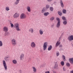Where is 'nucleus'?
<instances>
[{"label": "nucleus", "instance_id": "nucleus-1", "mask_svg": "<svg viewBox=\"0 0 73 73\" xmlns=\"http://www.w3.org/2000/svg\"><path fill=\"white\" fill-rule=\"evenodd\" d=\"M14 26L15 28L16 31H20V29L19 24L17 23H15L14 24Z\"/></svg>", "mask_w": 73, "mask_h": 73}, {"label": "nucleus", "instance_id": "nucleus-2", "mask_svg": "<svg viewBox=\"0 0 73 73\" xmlns=\"http://www.w3.org/2000/svg\"><path fill=\"white\" fill-rule=\"evenodd\" d=\"M56 19L58 21V23L56 25V27L58 28H59L60 27V20L58 18H56Z\"/></svg>", "mask_w": 73, "mask_h": 73}, {"label": "nucleus", "instance_id": "nucleus-3", "mask_svg": "<svg viewBox=\"0 0 73 73\" xmlns=\"http://www.w3.org/2000/svg\"><path fill=\"white\" fill-rule=\"evenodd\" d=\"M43 50H45L47 48V46H48V42H44L43 45Z\"/></svg>", "mask_w": 73, "mask_h": 73}, {"label": "nucleus", "instance_id": "nucleus-4", "mask_svg": "<svg viewBox=\"0 0 73 73\" xmlns=\"http://www.w3.org/2000/svg\"><path fill=\"white\" fill-rule=\"evenodd\" d=\"M3 65L4 66L5 69L7 70V64H6V62L5 60H3Z\"/></svg>", "mask_w": 73, "mask_h": 73}, {"label": "nucleus", "instance_id": "nucleus-5", "mask_svg": "<svg viewBox=\"0 0 73 73\" xmlns=\"http://www.w3.org/2000/svg\"><path fill=\"white\" fill-rule=\"evenodd\" d=\"M20 18L21 19H26V18H27V16L25 14L22 13L20 16Z\"/></svg>", "mask_w": 73, "mask_h": 73}, {"label": "nucleus", "instance_id": "nucleus-6", "mask_svg": "<svg viewBox=\"0 0 73 73\" xmlns=\"http://www.w3.org/2000/svg\"><path fill=\"white\" fill-rule=\"evenodd\" d=\"M11 43L14 46H15L17 44L16 40L15 39H13L11 40Z\"/></svg>", "mask_w": 73, "mask_h": 73}, {"label": "nucleus", "instance_id": "nucleus-7", "mask_svg": "<svg viewBox=\"0 0 73 73\" xmlns=\"http://www.w3.org/2000/svg\"><path fill=\"white\" fill-rule=\"evenodd\" d=\"M31 46L32 48H33L36 47V44L34 42H32L31 43Z\"/></svg>", "mask_w": 73, "mask_h": 73}, {"label": "nucleus", "instance_id": "nucleus-8", "mask_svg": "<svg viewBox=\"0 0 73 73\" xmlns=\"http://www.w3.org/2000/svg\"><path fill=\"white\" fill-rule=\"evenodd\" d=\"M3 31L5 32H7L8 31V28L6 27H5L3 28Z\"/></svg>", "mask_w": 73, "mask_h": 73}, {"label": "nucleus", "instance_id": "nucleus-9", "mask_svg": "<svg viewBox=\"0 0 73 73\" xmlns=\"http://www.w3.org/2000/svg\"><path fill=\"white\" fill-rule=\"evenodd\" d=\"M68 40L69 41H72L73 40V35H71L68 37Z\"/></svg>", "mask_w": 73, "mask_h": 73}, {"label": "nucleus", "instance_id": "nucleus-10", "mask_svg": "<svg viewBox=\"0 0 73 73\" xmlns=\"http://www.w3.org/2000/svg\"><path fill=\"white\" fill-rule=\"evenodd\" d=\"M4 59L5 61L7 62L9 60V57L8 56H6L5 57Z\"/></svg>", "mask_w": 73, "mask_h": 73}, {"label": "nucleus", "instance_id": "nucleus-11", "mask_svg": "<svg viewBox=\"0 0 73 73\" xmlns=\"http://www.w3.org/2000/svg\"><path fill=\"white\" fill-rule=\"evenodd\" d=\"M69 61L71 64H73V58H69Z\"/></svg>", "mask_w": 73, "mask_h": 73}, {"label": "nucleus", "instance_id": "nucleus-12", "mask_svg": "<svg viewBox=\"0 0 73 73\" xmlns=\"http://www.w3.org/2000/svg\"><path fill=\"white\" fill-rule=\"evenodd\" d=\"M29 32L31 33H33V32H34V30L33 28H31L29 30Z\"/></svg>", "mask_w": 73, "mask_h": 73}, {"label": "nucleus", "instance_id": "nucleus-13", "mask_svg": "<svg viewBox=\"0 0 73 73\" xmlns=\"http://www.w3.org/2000/svg\"><path fill=\"white\" fill-rule=\"evenodd\" d=\"M19 16V14L15 13L14 15H13V17L14 18H17Z\"/></svg>", "mask_w": 73, "mask_h": 73}, {"label": "nucleus", "instance_id": "nucleus-14", "mask_svg": "<svg viewBox=\"0 0 73 73\" xmlns=\"http://www.w3.org/2000/svg\"><path fill=\"white\" fill-rule=\"evenodd\" d=\"M24 54H21L20 56V59L21 60H23V58H24Z\"/></svg>", "mask_w": 73, "mask_h": 73}, {"label": "nucleus", "instance_id": "nucleus-15", "mask_svg": "<svg viewBox=\"0 0 73 73\" xmlns=\"http://www.w3.org/2000/svg\"><path fill=\"white\" fill-rule=\"evenodd\" d=\"M27 11H28L29 12H31V8L29 6H28L27 7Z\"/></svg>", "mask_w": 73, "mask_h": 73}, {"label": "nucleus", "instance_id": "nucleus-16", "mask_svg": "<svg viewBox=\"0 0 73 73\" xmlns=\"http://www.w3.org/2000/svg\"><path fill=\"white\" fill-rule=\"evenodd\" d=\"M39 33L40 35H43V33L44 32V31H42V29H40L39 31Z\"/></svg>", "mask_w": 73, "mask_h": 73}, {"label": "nucleus", "instance_id": "nucleus-17", "mask_svg": "<svg viewBox=\"0 0 73 73\" xmlns=\"http://www.w3.org/2000/svg\"><path fill=\"white\" fill-rule=\"evenodd\" d=\"M60 43H61L60 42V41H58L56 43L55 45L56 47H57V46L60 44Z\"/></svg>", "mask_w": 73, "mask_h": 73}, {"label": "nucleus", "instance_id": "nucleus-18", "mask_svg": "<svg viewBox=\"0 0 73 73\" xmlns=\"http://www.w3.org/2000/svg\"><path fill=\"white\" fill-rule=\"evenodd\" d=\"M48 15H49V13L48 12H45L44 13V16H47Z\"/></svg>", "mask_w": 73, "mask_h": 73}, {"label": "nucleus", "instance_id": "nucleus-19", "mask_svg": "<svg viewBox=\"0 0 73 73\" xmlns=\"http://www.w3.org/2000/svg\"><path fill=\"white\" fill-rule=\"evenodd\" d=\"M12 62L14 64H17V60L15 59L13 60Z\"/></svg>", "mask_w": 73, "mask_h": 73}, {"label": "nucleus", "instance_id": "nucleus-20", "mask_svg": "<svg viewBox=\"0 0 73 73\" xmlns=\"http://www.w3.org/2000/svg\"><path fill=\"white\" fill-rule=\"evenodd\" d=\"M60 3L62 7L63 8L64 7V4H63V2H62V0H60Z\"/></svg>", "mask_w": 73, "mask_h": 73}, {"label": "nucleus", "instance_id": "nucleus-21", "mask_svg": "<svg viewBox=\"0 0 73 73\" xmlns=\"http://www.w3.org/2000/svg\"><path fill=\"white\" fill-rule=\"evenodd\" d=\"M62 58L63 60L64 61H65L66 60V58H65V56L64 55H62Z\"/></svg>", "mask_w": 73, "mask_h": 73}, {"label": "nucleus", "instance_id": "nucleus-22", "mask_svg": "<svg viewBox=\"0 0 73 73\" xmlns=\"http://www.w3.org/2000/svg\"><path fill=\"white\" fill-rule=\"evenodd\" d=\"M66 10L65 9H63L62 10V12L64 14H66Z\"/></svg>", "mask_w": 73, "mask_h": 73}, {"label": "nucleus", "instance_id": "nucleus-23", "mask_svg": "<svg viewBox=\"0 0 73 73\" xmlns=\"http://www.w3.org/2000/svg\"><path fill=\"white\" fill-rule=\"evenodd\" d=\"M32 68L33 69V72H36V70H37L36 68H35L34 66L32 67Z\"/></svg>", "mask_w": 73, "mask_h": 73}, {"label": "nucleus", "instance_id": "nucleus-24", "mask_svg": "<svg viewBox=\"0 0 73 73\" xmlns=\"http://www.w3.org/2000/svg\"><path fill=\"white\" fill-rule=\"evenodd\" d=\"M52 48V46L51 45L49 46V47L48 48V50H50Z\"/></svg>", "mask_w": 73, "mask_h": 73}, {"label": "nucleus", "instance_id": "nucleus-25", "mask_svg": "<svg viewBox=\"0 0 73 73\" xmlns=\"http://www.w3.org/2000/svg\"><path fill=\"white\" fill-rule=\"evenodd\" d=\"M19 1H19L18 0H16V1L15 3V4H16V5H17L19 3Z\"/></svg>", "mask_w": 73, "mask_h": 73}, {"label": "nucleus", "instance_id": "nucleus-26", "mask_svg": "<svg viewBox=\"0 0 73 73\" xmlns=\"http://www.w3.org/2000/svg\"><path fill=\"white\" fill-rule=\"evenodd\" d=\"M62 18L63 20H64V21H66V18L64 16L62 17Z\"/></svg>", "mask_w": 73, "mask_h": 73}, {"label": "nucleus", "instance_id": "nucleus-27", "mask_svg": "<svg viewBox=\"0 0 73 73\" xmlns=\"http://www.w3.org/2000/svg\"><path fill=\"white\" fill-rule=\"evenodd\" d=\"M42 13H44L45 12V9L44 8H43L41 10Z\"/></svg>", "mask_w": 73, "mask_h": 73}, {"label": "nucleus", "instance_id": "nucleus-28", "mask_svg": "<svg viewBox=\"0 0 73 73\" xmlns=\"http://www.w3.org/2000/svg\"><path fill=\"white\" fill-rule=\"evenodd\" d=\"M49 7H50V6L49 5H46V9H49Z\"/></svg>", "mask_w": 73, "mask_h": 73}, {"label": "nucleus", "instance_id": "nucleus-29", "mask_svg": "<svg viewBox=\"0 0 73 73\" xmlns=\"http://www.w3.org/2000/svg\"><path fill=\"white\" fill-rule=\"evenodd\" d=\"M63 23L64 25H66V24H67V21H66V20L64 21V22H63Z\"/></svg>", "mask_w": 73, "mask_h": 73}, {"label": "nucleus", "instance_id": "nucleus-30", "mask_svg": "<svg viewBox=\"0 0 73 73\" xmlns=\"http://www.w3.org/2000/svg\"><path fill=\"white\" fill-rule=\"evenodd\" d=\"M5 10L7 11H9V7H6L5 8Z\"/></svg>", "mask_w": 73, "mask_h": 73}, {"label": "nucleus", "instance_id": "nucleus-31", "mask_svg": "<svg viewBox=\"0 0 73 73\" xmlns=\"http://www.w3.org/2000/svg\"><path fill=\"white\" fill-rule=\"evenodd\" d=\"M66 65L68 67H70V64L69 63H66Z\"/></svg>", "mask_w": 73, "mask_h": 73}, {"label": "nucleus", "instance_id": "nucleus-32", "mask_svg": "<svg viewBox=\"0 0 73 73\" xmlns=\"http://www.w3.org/2000/svg\"><path fill=\"white\" fill-rule=\"evenodd\" d=\"M50 10L51 12H52L53 11V8L52 7H50Z\"/></svg>", "mask_w": 73, "mask_h": 73}, {"label": "nucleus", "instance_id": "nucleus-33", "mask_svg": "<svg viewBox=\"0 0 73 73\" xmlns=\"http://www.w3.org/2000/svg\"><path fill=\"white\" fill-rule=\"evenodd\" d=\"M10 24L11 25V28H13V24L11 22H10Z\"/></svg>", "mask_w": 73, "mask_h": 73}, {"label": "nucleus", "instance_id": "nucleus-34", "mask_svg": "<svg viewBox=\"0 0 73 73\" xmlns=\"http://www.w3.org/2000/svg\"><path fill=\"white\" fill-rule=\"evenodd\" d=\"M54 17H53L50 18V20L53 21V20H54Z\"/></svg>", "mask_w": 73, "mask_h": 73}, {"label": "nucleus", "instance_id": "nucleus-35", "mask_svg": "<svg viewBox=\"0 0 73 73\" xmlns=\"http://www.w3.org/2000/svg\"><path fill=\"white\" fill-rule=\"evenodd\" d=\"M56 54L57 56H58L60 55V53L58 52H57L56 53Z\"/></svg>", "mask_w": 73, "mask_h": 73}, {"label": "nucleus", "instance_id": "nucleus-36", "mask_svg": "<svg viewBox=\"0 0 73 73\" xmlns=\"http://www.w3.org/2000/svg\"><path fill=\"white\" fill-rule=\"evenodd\" d=\"M3 46V42L1 41H0V46Z\"/></svg>", "mask_w": 73, "mask_h": 73}, {"label": "nucleus", "instance_id": "nucleus-37", "mask_svg": "<svg viewBox=\"0 0 73 73\" xmlns=\"http://www.w3.org/2000/svg\"><path fill=\"white\" fill-rule=\"evenodd\" d=\"M61 64L62 66H64V61H62L61 62Z\"/></svg>", "mask_w": 73, "mask_h": 73}, {"label": "nucleus", "instance_id": "nucleus-38", "mask_svg": "<svg viewBox=\"0 0 73 73\" xmlns=\"http://www.w3.org/2000/svg\"><path fill=\"white\" fill-rule=\"evenodd\" d=\"M58 13L60 16H61L62 15V13H61V12H60V11L58 12Z\"/></svg>", "mask_w": 73, "mask_h": 73}, {"label": "nucleus", "instance_id": "nucleus-39", "mask_svg": "<svg viewBox=\"0 0 73 73\" xmlns=\"http://www.w3.org/2000/svg\"><path fill=\"white\" fill-rule=\"evenodd\" d=\"M58 66H57V65L56 64H55V65L54 66V68L55 69H57V67Z\"/></svg>", "mask_w": 73, "mask_h": 73}, {"label": "nucleus", "instance_id": "nucleus-40", "mask_svg": "<svg viewBox=\"0 0 73 73\" xmlns=\"http://www.w3.org/2000/svg\"><path fill=\"white\" fill-rule=\"evenodd\" d=\"M59 48H62V46L61 44H60L59 46Z\"/></svg>", "mask_w": 73, "mask_h": 73}, {"label": "nucleus", "instance_id": "nucleus-41", "mask_svg": "<svg viewBox=\"0 0 73 73\" xmlns=\"http://www.w3.org/2000/svg\"><path fill=\"white\" fill-rule=\"evenodd\" d=\"M53 0H47L48 2H51V1H52Z\"/></svg>", "mask_w": 73, "mask_h": 73}, {"label": "nucleus", "instance_id": "nucleus-42", "mask_svg": "<svg viewBox=\"0 0 73 73\" xmlns=\"http://www.w3.org/2000/svg\"><path fill=\"white\" fill-rule=\"evenodd\" d=\"M63 69L64 71H65V70H66V69L65 68V67H63Z\"/></svg>", "mask_w": 73, "mask_h": 73}, {"label": "nucleus", "instance_id": "nucleus-43", "mask_svg": "<svg viewBox=\"0 0 73 73\" xmlns=\"http://www.w3.org/2000/svg\"><path fill=\"white\" fill-rule=\"evenodd\" d=\"M45 73H50V72L49 71H46L45 72Z\"/></svg>", "mask_w": 73, "mask_h": 73}, {"label": "nucleus", "instance_id": "nucleus-44", "mask_svg": "<svg viewBox=\"0 0 73 73\" xmlns=\"http://www.w3.org/2000/svg\"><path fill=\"white\" fill-rule=\"evenodd\" d=\"M53 27H54V25H52L51 26V28H53Z\"/></svg>", "mask_w": 73, "mask_h": 73}, {"label": "nucleus", "instance_id": "nucleus-45", "mask_svg": "<svg viewBox=\"0 0 73 73\" xmlns=\"http://www.w3.org/2000/svg\"><path fill=\"white\" fill-rule=\"evenodd\" d=\"M70 73H73V70H71V71H70Z\"/></svg>", "mask_w": 73, "mask_h": 73}, {"label": "nucleus", "instance_id": "nucleus-46", "mask_svg": "<svg viewBox=\"0 0 73 73\" xmlns=\"http://www.w3.org/2000/svg\"><path fill=\"white\" fill-rule=\"evenodd\" d=\"M60 38H61V37H60L59 38V40H60Z\"/></svg>", "mask_w": 73, "mask_h": 73}, {"label": "nucleus", "instance_id": "nucleus-47", "mask_svg": "<svg viewBox=\"0 0 73 73\" xmlns=\"http://www.w3.org/2000/svg\"><path fill=\"white\" fill-rule=\"evenodd\" d=\"M27 14L28 15H29V13H27Z\"/></svg>", "mask_w": 73, "mask_h": 73}]
</instances>
